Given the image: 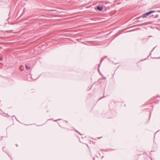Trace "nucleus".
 I'll return each mask as SVG.
<instances>
[{
  "label": "nucleus",
  "mask_w": 160,
  "mask_h": 160,
  "mask_svg": "<svg viewBox=\"0 0 160 160\" xmlns=\"http://www.w3.org/2000/svg\"><path fill=\"white\" fill-rule=\"evenodd\" d=\"M155 12V11H150L148 12H146L142 16V17L143 18H146L148 16L150 15L151 14Z\"/></svg>",
  "instance_id": "f257e3e1"
},
{
  "label": "nucleus",
  "mask_w": 160,
  "mask_h": 160,
  "mask_svg": "<svg viewBox=\"0 0 160 160\" xmlns=\"http://www.w3.org/2000/svg\"><path fill=\"white\" fill-rule=\"evenodd\" d=\"M103 8V7L102 6L98 5L97 7V9L100 11H102V10Z\"/></svg>",
  "instance_id": "f03ea898"
},
{
  "label": "nucleus",
  "mask_w": 160,
  "mask_h": 160,
  "mask_svg": "<svg viewBox=\"0 0 160 160\" xmlns=\"http://www.w3.org/2000/svg\"><path fill=\"white\" fill-rule=\"evenodd\" d=\"M146 25V23H142V24H139L138 26H142V25Z\"/></svg>",
  "instance_id": "7ed1b4c3"
},
{
  "label": "nucleus",
  "mask_w": 160,
  "mask_h": 160,
  "mask_svg": "<svg viewBox=\"0 0 160 160\" xmlns=\"http://www.w3.org/2000/svg\"><path fill=\"white\" fill-rule=\"evenodd\" d=\"M25 67L27 69H28L30 68V67H28L27 65H26Z\"/></svg>",
  "instance_id": "20e7f679"
},
{
  "label": "nucleus",
  "mask_w": 160,
  "mask_h": 160,
  "mask_svg": "<svg viewBox=\"0 0 160 160\" xmlns=\"http://www.w3.org/2000/svg\"><path fill=\"white\" fill-rule=\"evenodd\" d=\"M104 58H102L101 60V61H100V63H101V62H102V61L104 59Z\"/></svg>",
  "instance_id": "39448f33"
},
{
  "label": "nucleus",
  "mask_w": 160,
  "mask_h": 160,
  "mask_svg": "<svg viewBox=\"0 0 160 160\" xmlns=\"http://www.w3.org/2000/svg\"><path fill=\"white\" fill-rule=\"evenodd\" d=\"M102 97L101 98H100L99 100H100L102 99L104 97Z\"/></svg>",
  "instance_id": "423d86ee"
},
{
  "label": "nucleus",
  "mask_w": 160,
  "mask_h": 160,
  "mask_svg": "<svg viewBox=\"0 0 160 160\" xmlns=\"http://www.w3.org/2000/svg\"><path fill=\"white\" fill-rule=\"evenodd\" d=\"M151 115V112H150L149 118H150V117Z\"/></svg>",
  "instance_id": "0eeeda50"
},
{
  "label": "nucleus",
  "mask_w": 160,
  "mask_h": 160,
  "mask_svg": "<svg viewBox=\"0 0 160 160\" xmlns=\"http://www.w3.org/2000/svg\"><path fill=\"white\" fill-rule=\"evenodd\" d=\"M2 60V58H1L0 57V60Z\"/></svg>",
  "instance_id": "6e6552de"
},
{
  "label": "nucleus",
  "mask_w": 160,
  "mask_h": 160,
  "mask_svg": "<svg viewBox=\"0 0 160 160\" xmlns=\"http://www.w3.org/2000/svg\"><path fill=\"white\" fill-rule=\"evenodd\" d=\"M156 48V47H155L154 48H153V50L151 52H152L153 50L155 49V48Z\"/></svg>",
  "instance_id": "1a4fd4ad"
},
{
  "label": "nucleus",
  "mask_w": 160,
  "mask_h": 160,
  "mask_svg": "<svg viewBox=\"0 0 160 160\" xmlns=\"http://www.w3.org/2000/svg\"><path fill=\"white\" fill-rule=\"evenodd\" d=\"M157 16L156 17H158V15H157Z\"/></svg>",
  "instance_id": "9d476101"
},
{
  "label": "nucleus",
  "mask_w": 160,
  "mask_h": 160,
  "mask_svg": "<svg viewBox=\"0 0 160 160\" xmlns=\"http://www.w3.org/2000/svg\"><path fill=\"white\" fill-rule=\"evenodd\" d=\"M16 145L17 147L18 146V145L16 144Z\"/></svg>",
  "instance_id": "9b49d317"
},
{
  "label": "nucleus",
  "mask_w": 160,
  "mask_h": 160,
  "mask_svg": "<svg viewBox=\"0 0 160 160\" xmlns=\"http://www.w3.org/2000/svg\"><path fill=\"white\" fill-rule=\"evenodd\" d=\"M91 88H90L89 89V90H90V89H91Z\"/></svg>",
  "instance_id": "f8f14e48"
},
{
  "label": "nucleus",
  "mask_w": 160,
  "mask_h": 160,
  "mask_svg": "<svg viewBox=\"0 0 160 160\" xmlns=\"http://www.w3.org/2000/svg\"><path fill=\"white\" fill-rule=\"evenodd\" d=\"M4 148H2V150H3V149H4Z\"/></svg>",
  "instance_id": "ddd939ff"
},
{
  "label": "nucleus",
  "mask_w": 160,
  "mask_h": 160,
  "mask_svg": "<svg viewBox=\"0 0 160 160\" xmlns=\"http://www.w3.org/2000/svg\"><path fill=\"white\" fill-rule=\"evenodd\" d=\"M93 159L95 160V158H93Z\"/></svg>",
  "instance_id": "4468645a"
},
{
  "label": "nucleus",
  "mask_w": 160,
  "mask_h": 160,
  "mask_svg": "<svg viewBox=\"0 0 160 160\" xmlns=\"http://www.w3.org/2000/svg\"><path fill=\"white\" fill-rule=\"evenodd\" d=\"M107 56L105 57V58H107Z\"/></svg>",
  "instance_id": "2eb2a0df"
}]
</instances>
